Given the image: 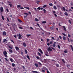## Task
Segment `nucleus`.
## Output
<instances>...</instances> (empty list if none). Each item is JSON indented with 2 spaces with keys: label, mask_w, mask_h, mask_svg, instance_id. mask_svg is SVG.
Segmentation results:
<instances>
[{
  "label": "nucleus",
  "mask_w": 73,
  "mask_h": 73,
  "mask_svg": "<svg viewBox=\"0 0 73 73\" xmlns=\"http://www.w3.org/2000/svg\"><path fill=\"white\" fill-rule=\"evenodd\" d=\"M3 54L4 55V56L6 57V58H8V56H7V54L8 53L5 51H4V52H3Z\"/></svg>",
  "instance_id": "1"
},
{
  "label": "nucleus",
  "mask_w": 73,
  "mask_h": 73,
  "mask_svg": "<svg viewBox=\"0 0 73 73\" xmlns=\"http://www.w3.org/2000/svg\"><path fill=\"white\" fill-rule=\"evenodd\" d=\"M50 48H52L51 49H52ZM52 49H53V50H55V49L52 48V47L51 46L49 47L48 48V50H49V51H52Z\"/></svg>",
  "instance_id": "2"
},
{
  "label": "nucleus",
  "mask_w": 73,
  "mask_h": 73,
  "mask_svg": "<svg viewBox=\"0 0 73 73\" xmlns=\"http://www.w3.org/2000/svg\"><path fill=\"white\" fill-rule=\"evenodd\" d=\"M0 11L2 13L3 12V11H4V9L3 8V7H1L0 8Z\"/></svg>",
  "instance_id": "3"
},
{
  "label": "nucleus",
  "mask_w": 73,
  "mask_h": 73,
  "mask_svg": "<svg viewBox=\"0 0 73 73\" xmlns=\"http://www.w3.org/2000/svg\"><path fill=\"white\" fill-rule=\"evenodd\" d=\"M3 34V36H6L7 35V32L5 31H3L2 33Z\"/></svg>",
  "instance_id": "4"
},
{
  "label": "nucleus",
  "mask_w": 73,
  "mask_h": 73,
  "mask_svg": "<svg viewBox=\"0 0 73 73\" xmlns=\"http://www.w3.org/2000/svg\"><path fill=\"white\" fill-rule=\"evenodd\" d=\"M38 50L40 51V52L41 53V54H43V52H42V50H41V49L40 48H39L38 49Z\"/></svg>",
  "instance_id": "5"
},
{
  "label": "nucleus",
  "mask_w": 73,
  "mask_h": 73,
  "mask_svg": "<svg viewBox=\"0 0 73 73\" xmlns=\"http://www.w3.org/2000/svg\"><path fill=\"white\" fill-rule=\"evenodd\" d=\"M56 42H54L53 43V45H52V46H53V47H55V46H56V44H56Z\"/></svg>",
  "instance_id": "6"
},
{
  "label": "nucleus",
  "mask_w": 73,
  "mask_h": 73,
  "mask_svg": "<svg viewBox=\"0 0 73 73\" xmlns=\"http://www.w3.org/2000/svg\"><path fill=\"white\" fill-rule=\"evenodd\" d=\"M62 27L63 28V29H64V31H66V29L65 27V26H62Z\"/></svg>",
  "instance_id": "7"
},
{
  "label": "nucleus",
  "mask_w": 73,
  "mask_h": 73,
  "mask_svg": "<svg viewBox=\"0 0 73 73\" xmlns=\"http://www.w3.org/2000/svg\"><path fill=\"white\" fill-rule=\"evenodd\" d=\"M21 38H22V37H21V34H19V39H21Z\"/></svg>",
  "instance_id": "8"
},
{
  "label": "nucleus",
  "mask_w": 73,
  "mask_h": 73,
  "mask_svg": "<svg viewBox=\"0 0 73 73\" xmlns=\"http://www.w3.org/2000/svg\"><path fill=\"white\" fill-rule=\"evenodd\" d=\"M50 29L51 30H53L54 29V27L52 26L50 28Z\"/></svg>",
  "instance_id": "9"
},
{
  "label": "nucleus",
  "mask_w": 73,
  "mask_h": 73,
  "mask_svg": "<svg viewBox=\"0 0 73 73\" xmlns=\"http://www.w3.org/2000/svg\"><path fill=\"white\" fill-rule=\"evenodd\" d=\"M67 68L69 69H70V65L69 64H67Z\"/></svg>",
  "instance_id": "10"
},
{
  "label": "nucleus",
  "mask_w": 73,
  "mask_h": 73,
  "mask_svg": "<svg viewBox=\"0 0 73 73\" xmlns=\"http://www.w3.org/2000/svg\"><path fill=\"white\" fill-rule=\"evenodd\" d=\"M9 51L10 53H13V50L11 49L9 50Z\"/></svg>",
  "instance_id": "11"
},
{
  "label": "nucleus",
  "mask_w": 73,
  "mask_h": 73,
  "mask_svg": "<svg viewBox=\"0 0 73 73\" xmlns=\"http://www.w3.org/2000/svg\"><path fill=\"white\" fill-rule=\"evenodd\" d=\"M53 8L55 9V10H56L57 9V7H56V6H54L53 7Z\"/></svg>",
  "instance_id": "12"
},
{
  "label": "nucleus",
  "mask_w": 73,
  "mask_h": 73,
  "mask_svg": "<svg viewBox=\"0 0 73 73\" xmlns=\"http://www.w3.org/2000/svg\"><path fill=\"white\" fill-rule=\"evenodd\" d=\"M15 48L16 50H19V47H17L15 46Z\"/></svg>",
  "instance_id": "13"
},
{
  "label": "nucleus",
  "mask_w": 73,
  "mask_h": 73,
  "mask_svg": "<svg viewBox=\"0 0 73 73\" xmlns=\"http://www.w3.org/2000/svg\"><path fill=\"white\" fill-rule=\"evenodd\" d=\"M23 45L24 46H25H25H27V45L26 44H25V43H23Z\"/></svg>",
  "instance_id": "14"
},
{
  "label": "nucleus",
  "mask_w": 73,
  "mask_h": 73,
  "mask_svg": "<svg viewBox=\"0 0 73 73\" xmlns=\"http://www.w3.org/2000/svg\"><path fill=\"white\" fill-rule=\"evenodd\" d=\"M47 5H44L43 6V8H45L46 7Z\"/></svg>",
  "instance_id": "15"
},
{
  "label": "nucleus",
  "mask_w": 73,
  "mask_h": 73,
  "mask_svg": "<svg viewBox=\"0 0 73 73\" xmlns=\"http://www.w3.org/2000/svg\"><path fill=\"white\" fill-rule=\"evenodd\" d=\"M64 14L66 16H68V14L66 12H65L64 13Z\"/></svg>",
  "instance_id": "16"
},
{
  "label": "nucleus",
  "mask_w": 73,
  "mask_h": 73,
  "mask_svg": "<svg viewBox=\"0 0 73 73\" xmlns=\"http://www.w3.org/2000/svg\"><path fill=\"white\" fill-rule=\"evenodd\" d=\"M25 54H27L28 53V51H27V50H26V49H25Z\"/></svg>",
  "instance_id": "17"
},
{
  "label": "nucleus",
  "mask_w": 73,
  "mask_h": 73,
  "mask_svg": "<svg viewBox=\"0 0 73 73\" xmlns=\"http://www.w3.org/2000/svg\"><path fill=\"white\" fill-rule=\"evenodd\" d=\"M70 46L71 48V49H72V51H73V46H72V45H70Z\"/></svg>",
  "instance_id": "18"
},
{
  "label": "nucleus",
  "mask_w": 73,
  "mask_h": 73,
  "mask_svg": "<svg viewBox=\"0 0 73 73\" xmlns=\"http://www.w3.org/2000/svg\"><path fill=\"white\" fill-rule=\"evenodd\" d=\"M35 20L36 21H39V20H38V19H37V18H35Z\"/></svg>",
  "instance_id": "19"
},
{
  "label": "nucleus",
  "mask_w": 73,
  "mask_h": 73,
  "mask_svg": "<svg viewBox=\"0 0 73 73\" xmlns=\"http://www.w3.org/2000/svg\"><path fill=\"white\" fill-rule=\"evenodd\" d=\"M35 66L37 68L38 67V64L37 63H35Z\"/></svg>",
  "instance_id": "20"
},
{
  "label": "nucleus",
  "mask_w": 73,
  "mask_h": 73,
  "mask_svg": "<svg viewBox=\"0 0 73 73\" xmlns=\"http://www.w3.org/2000/svg\"><path fill=\"white\" fill-rule=\"evenodd\" d=\"M18 20L19 21V23H22V21H21V20H20L19 19H18Z\"/></svg>",
  "instance_id": "21"
},
{
  "label": "nucleus",
  "mask_w": 73,
  "mask_h": 73,
  "mask_svg": "<svg viewBox=\"0 0 73 73\" xmlns=\"http://www.w3.org/2000/svg\"><path fill=\"white\" fill-rule=\"evenodd\" d=\"M38 55H39V56H41V53H40V52H38Z\"/></svg>",
  "instance_id": "22"
},
{
  "label": "nucleus",
  "mask_w": 73,
  "mask_h": 73,
  "mask_svg": "<svg viewBox=\"0 0 73 73\" xmlns=\"http://www.w3.org/2000/svg\"><path fill=\"white\" fill-rule=\"evenodd\" d=\"M49 5L50 6H51V7L53 6V4L52 3H49Z\"/></svg>",
  "instance_id": "23"
},
{
  "label": "nucleus",
  "mask_w": 73,
  "mask_h": 73,
  "mask_svg": "<svg viewBox=\"0 0 73 73\" xmlns=\"http://www.w3.org/2000/svg\"><path fill=\"white\" fill-rule=\"evenodd\" d=\"M63 38L64 40H66V38L64 36H63Z\"/></svg>",
  "instance_id": "24"
},
{
  "label": "nucleus",
  "mask_w": 73,
  "mask_h": 73,
  "mask_svg": "<svg viewBox=\"0 0 73 73\" xmlns=\"http://www.w3.org/2000/svg\"><path fill=\"white\" fill-rule=\"evenodd\" d=\"M27 58H28V59L29 60H30V58L29 57V56H28V55L27 56Z\"/></svg>",
  "instance_id": "25"
},
{
  "label": "nucleus",
  "mask_w": 73,
  "mask_h": 73,
  "mask_svg": "<svg viewBox=\"0 0 73 73\" xmlns=\"http://www.w3.org/2000/svg\"><path fill=\"white\" fill-rule=\"evenodd\" d=\"M42 24H45V23H46V22L45 21H44L42 22Z\"/></svg>",
  "instance_id": "26"
},
{
  "label": "nucleus",
  "mask_w": 73,
  "mask_h": 73,
  "mask_svg": "<svg viewBox=\"0 0 73 73\" xmlns=\"http://www.w3.org/2000/svg\"><path fill=\"white\" fill-rule=\"evenodd\" d=\"M32 72H33V73H39L38 72H37V71H32Z\"/></svg>",
  "instance_id": "27"
},
{
  "label": "nucleus",
  "mask_w": 73,
  "mask_h": 73,
  "mask_svg": "<svg viewBox=\"0 0 73 73\" xmlns=\"http://www.w3.org/2000/svg\"><path fill=\"white\" fill-rule=\"evenodd\" d=\"M43 11H44V13H46V10L45 9H44L43 10Z\"/></svg>",
  "instance_id": "28"
},
{
  "label": "nucleus",
  "mask_w": 73,
  "mask_h": 73,
  "mask_svg": "<svg viewBox=\"0 0 73 73\" xmlns=\"http://www.w3.org/2000/svg\"><path fill=\"white\" fill-rule=\"evenodd\" d=\"M9 5H10V7H12V5L11 4H9Z\"/></svg>",
  "instance_id": "29"
},
{
  "label": "nucleus",
  "mask_w": 73,
  "mask_h": 73,
  "mask_svg": "<svg viewBox=\"0 0 73 73\" xmlns=\"http://www.w3.org/2000/svg\"><path fill=\"white\" fill-rule=\"evenodd\" d=\"M50 44H53V41H50Z\"/></svg>",
  "instance_id": "30"
},
{
  "label": "nucleus",
  "mask_w": 73,
  "mask_h": 73,
  "mask_svg": "<svg viewBox=\"0 0 73 73\" xmlns=\"http://www.w3.org/2000/svg\"><path fill=\"white\" fill-rule=\"evenodd\" d=\"M62 9L63 10V11H65V8L64 7H63L62 8Z\"/></svg>",
  "instance_id": "31"
},
{
  "label": "nucleus",
  "mask_w": 73,
  "mask_h": 73,
  "mask_svg": "<svg viewBox=\"0 0 73 73\" xmlns=\"http://www.w3.org/2000/svg\"><path fill=\"white\" fill-rule=\"evenodd\" d=\"M2 19H3V20H4V17L2 15Z\"/></svg>",
  "instance_id": "32"
},
{
  "label": "nucleus",
  "mask_w": 73,
  "mask_h": 73,
  "mask_svg": "<svg viewBox=\"0 0 73 73\" xmlns=\"http://www.w3.org/2000/svg\"><path fill=\"white\" fill-rule=\"evenodd\" d=\"M17 7L18 8H20V7H21V5H18Z\"/></svg>",
  "instance_id": "33"
},
{
  "label": "nucleus",
  "mask_w": 73,
  "mask_h": 73,
  "mask_svg": "<svg viewBox=\"0 0 73 73\" xmlns=\"http://www.w3.org/2000/svg\"><path fill=\"white\" fill-rule=\"evenodd\" d=\"M56 67H59V64H56Z\"/></svg>",
  "instance_id": "34"
},
{
  "label": "nucleus",
  "mask_w": 73,
  "mask_h": 73,
  "mask_svg": "<svg viewBox=\"0 0 73 73\" xmlns=\"http://www.w3.org/2000/svg\"><path fill=\"white\" fill-rule=\"evenodd\" d=\"M12 65L14 67L15 66V64L14 63H13L12 64Z\"/></svg>",
  "instance_id": "35"
},
{
  "label": "nucleus",
  "mask_w": 73,
  "mask_h": 73,
  "mask_svg": "<svg viewBox=\"0 0 73 73\" xmlns=\"http://www.w3.org/2000/svg\"><path fill=\"white\" fill-rule=\"evenodd\" d=\"M10 61H11V62H13V59L12 58H10Z\"/></svg>",
  "instance_id": "36"
},
{
  "label": "nucleus",
  "mask_w": 73,
  "mask_h": 73,
  "mask_svg": "<svg viewBox=\"0 0 73 73\" xmlns=\"http://www.w3.org/2000/svg\"><path fill=\"white\" fill-rule=\"evenodd\" d=\"M24 14L25 15H27V16H28V15H29V13H24Z\"/></svg>",
  "instance_id": "37"
},
{
  "label": "nucleus",
  "mask_w": 73,
  "mask_h": 73,
  "mask_svg": "<svg viewBox=\"0 0 73 73\" xmlns=\"http://www.w3.org/2000/svg\"><path fill=\"white\" fill-rule=\"evenodd\" d=\"M36 24H37V25H38V27H40V25L39 24L37 23Z\"/></svg>",
  "instance_id": "38"
},
{
  "label": "nucleus",
  "mask_w": 73,
  "mask_h": 73,
  "mask_svg": "<svg viewBox=\"0 0 73 73\" xmlns=\"http://www.w3.org/2000/svg\"><path fill=\"white\" fill-rule=\"evenodd\" d=\"M37 9H38V10H40V9H41V8H40V7H38Z\"/></svg>",
  "instance_id": "39"
},
{
  "label": "nucleus",
  "mask_w": 73,
  "mask_h": 73,
  "mask_svg": "<svg viewBox=\"0 0 73 73\" xmlns=\"http://www.w3.org/2000/svg\"><path fill=\"white\" fill-rule=\"evenodd\" d=\"M27 37L31 36V34L27 35Z\"/></svg>",
  "instance_id": "40"
},
{
  "label": "nucleus",
  "mask_w": 73,
  "mask_h": 73,
  "mask_svg": "<svg viewBox=\"0 0 73 73\" xmlns=\"http://www.w3.org/2000/svg\"><path fill=\"white\" fill-rule=\"evenodd\" d=\"M62 61L64 63H65V61L64 59H62Z\"/></svg>",
  "instance_id": "41"
},
{
  "label": "nucleus",
  "mask_w": 73,
  "mask_h": 73,
  "mask_svg": "<svg viewBox=\"0 0 73 73\" xmlns=\"http://www.w3.org/2000/svg\"><path fill=\"white\" fill-rule=\"evenodd\" d=\"M58 48H59V49H60V48H61L60 47V46L59 45H58Z\"/></svg>",
  "instance_id": "42"
},
{
  "label": "nucleus",
  "mask_w": 73,
  "mask_h": 73,
  "mask_svg": "<svg viewBox=\"0 0 73 73\" xmlns=\"http://www.w3.org/2000/svg\"><path fill=\"white\" fill-rule=\"evenodd\" d=\"M19 29H23V28L22 27H19Z\"/></svg>",
  "instance_id": "43"
},
{
  "label": "nucleus",
  "mask_w": 73,
  "mask_h": 73,
  "mask_svg": "<svg viewBox=\"0 0 73 73\" xmlns=\"http://www.w3.org/2000/svg\"><path fill=\"white\" fill-rule=\"evenodd\" d=\"M62 35H64V36H66V34H65L64 33H62Z\"/></svg>",
  "instance_id": "44"
},
{
  "label": "nucleus",
  "mask_w": 73,
  "mask_h": 73,
  "mask_svg": "<svg viewBox=\"0 0 73 73\" xmlns=\"http://www.w3.org/2000/svg\"><path fill=\"white\" fill-rule=\"evenodd\" d=\"M64 52L65 53H67V50H66L64 51Z\"/></svg>",
  "instance_id": "45"
},
{
  "label": "nucleus",
  "mask_w": 73,
  "mask_h": 73,
  "mask_svg": "<svg viewBox=\"0 0 73 73\" xmlns=\"http://www.w3.org/2000/svg\"><path fill=\"white\" fill-rule=\"evenodd\" d=\"M5 59L7 61H8V59L6 58H5Z\"/></svg>",
  "instance_id": "46"
},
{
  "label": "nucleus",
  "mask_w": 73,
  "mask_h": 73,
  "mask_svg": "<svg viewBox=\"0 0 73 73\" xmlns=\"http://www.w3.org/2000/svg\"><path fill=\"white\" fill-rule=\"evenodd\" d=\"M25 8L28 9V10H29V7H25Z\"/></svg>",
  "instance_id": "47"
},
{
  "label": "nucleus",
  "mask_w": 73,
  "mask_h": 73,
  "mask_svg": "<svg viewBox=\"0 0 73 73\" xmlns=\"http://www.w3.org/2000/svg\"><path fill=\"white\" fill-rule=\"evenodd\" d=\"M13 69H14V71H16V68H14Z\"/></svg>",
  "instance_id": "48"
},
{
  "label": "nucleus",
  "mask_w": 73,
  "mask_h": 73,
  "mask_svg": "<svg viewBox=\"0 0 73 73\" xmlns=\"http://www.w3.org/2000/svg\"><path fill=\"white\" fill-rule=\"evenodd\" d=\"M7 41V39H4V40H3V42H5V41Z\"/></svg>",
  "instance_id": "49"
},
{
  "label": "nucleus",
  "mask_w": 73,
  "mask_h": 73,
  "mask_svg": "<svg viewBox=\"0 0 73 73\" xmlns=\"http://www.w3.org/2000/svg\"><path fill=\"white\" fill-rule=\"evenodd\" d=\"M68 21H69V23H70V24H71V21H70V20H68Z\"/></svg>",
  "instance_id": "50"
},
{
  "label": "nucleus",
  "mask_w": 73,
  "mask_h": 73,
  "mask_svg": "<svg viewBox=\"0 0 73 73\" xmlns=\"http://www.w3.org/2000/svg\"><path fill=\"white\" fill-rule=\"evenodd\" d=\"M50 43H48L47 44V45L48 46H49L50 45Z\"/></svg>",
  "instance_id": "51"
},
{
  "label": "nucleus",
  "mask_w": 73,
  "mask_h": 73,
  "mask_svg": "<svg viewBox=\"0 0 73 73\" xmlns=\"http://www.w3.org/2000/svg\"><path fill=\"white\" fill-rule=\"evenodd\" d=\"M9 48H10V49H12L13 48H12V47H11V46H8Z\"/></svg>",
  "instance_id": "52"
},
{
  "label": "nucleus",
  "mask_w": 73,
  "mask_h": 73,
  "mask_svg": "<svg viewBox=\"0 0 73 73\" xmlns=\"http://www.w3.org/2000/svg\"><path fill=\"white\" fill-rule=\"evenodd\" d=\"M10 40L11 41V42H13V43H14V41L13 40H12V39H11Z\"/></svg>",
  "instance_id": "53"
},
{
  "label": "nucleus",
  "mask_w": 73,
  "mask_h": 73,
  "mask_svg": "<svg viewBox=\"0 0 73 73\" xmlns=\"http://www.w3.org/2000/svg\"><path fill=\"white\" fill-rule=\"evenodd\" d=\"M36 3L37 4H39V1H36Z\"/></svg>",
  "instance_id": "54"
},
{
  "label": "nucleus",
  "mask_w": 73,
  "mask_h": 73,
  "mask_svg": "<svg viewBox=\"0 0 73 73\" xmlns=\"http://www.w3.org/2000/svg\"><path fill=\"white\" fill-rule=\"evenodd\" d=\"M6 11L7 12H9V10H8V9H7Z\"/></svg>",
  "instance_id": "55"
},
{
  "label": "nucleus",
  "mask_w": 73,
  "mask_h": 73,
  "mask_svg": "<svg viewBox=\"0 0 73 73\" xmlns=\"http://www.w3.org/2000/svg\"><path fill=\"white\" fill-rule=\"evenodd\" d=\"M42 71L44 73H45V70H42Z\"/></svg>",
  "instance_id": "56"
},
{
  "label": "nucleus",
  "mask_w": 73,
  "mask_h": 73,
  "mask_svg": "<svg viewBox=\"0 0 73 73\" xmlns=\"http://www.w3.org/2000/svg\"><path fill=\"white\" fill-rule=\"evenodd\" d=\"M7 21H8L9 22V19H8V18H7Z\"/></svg>",
  "instance_id": "57"
},
{
  "label": "nucleus",
  "mask_w": 73,
  "mask_h": 73,
  "mask_svg": "<svg viewBox=\"0 0 73 73\" xmlns=\"http://www.w3.org/2000/svg\"><path fill=\"white\" fill-rule=\"evenodd\" d=\"M68 37H70V35L69 34H68Z\"/></svg>",
  "instance_id": "58"
},
{
  "label": "nucleus",
  "mask_w": 73,
  "mask_h": 73,
  "mask_svg": "<svg viewBox=\"0 0 73 73\" xmlns=\"http://www.w3.org/2000/svg\"><path fill=\"white\" fill-rule=\"evenodd\" d=\"M47 70V73H50V72H49L48 71V70Z\"/></svg>",
  "instance_id": "59"
},
{
  "label": "nucleus",
  "mask_w": 73,
  "mask_h": 73,
  "mask_svg": "<svg viewBox=\"0 0 73 73\" xmlns=\"http://www.w3.org/2000/svg\"><path fill=\"white\" fill-rule=\"evenodd\" d=\"M38 64L40 65H42V64H41V63H40V62H39Z\"/></svg>",
  "instance_id": "60"
},
{
  "label": "nucleus",
  "mask_w": 73,
  "mask_h": 73,
  "mask_svg": "<svg viewBox=\"0 0 73 73\" xmlns=\"http://www.w3.org/2000/svg\"><path fill=\"white\" fill-rule=\"evenodd\" d=\"M36 58L37 59H40V58H39V57L38 56H37Z\"/></svg>",
  "instance_id": "61"
},
{
  "label": "nucleus",
  "mask_w": 73,
  "mask_h": 73,
  "mask_svg": "<svg viewBox=\"0 0 73 73\" xmlns=\"http://www.w3.org/2000/svg\"><path fill=\"white\" fill-rule=\"evenodd\" d=\"M70 5H71L72 6H73V4L72 3H70Z\"/></svg>",
  "instance_id": "62"
},
{
  "label": "nucleus",
  "mask_w": 73,
  "mask_h": 73,
  "mask_svg": "<svg viewBox=\"0 0 73 73\" xmlns=\"http://www.w3.org/2000/svg\"><path fill=\"white\" fill-rule=\"evenodd\" d=\"M68 11H69H69H72V10L71 9H69Z\"/></svg>",
  "instance_id": "63"
},
{
  "label": "nucleus",
  "mask_w": 73,
  "mask_h": 73,
  "mask_svg": "<svg viewBox=\"0 0 73 73\" xmlns=\"http://www.w3.org/2000/svg\"><path fill=\"white\" fill-rule=\"evenodd\" d=\"M30 28L31 29H33V28H32V27H30Z\"/></svg>",
  "instance_id": "64"
}]
</instances>
